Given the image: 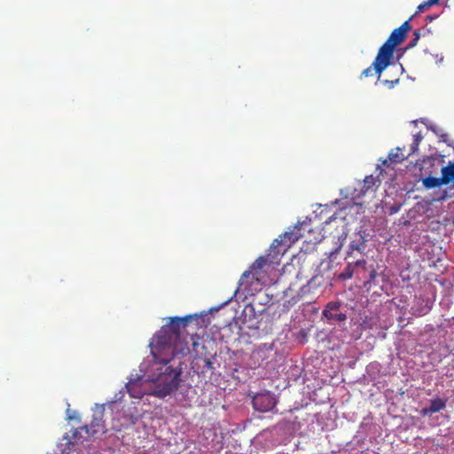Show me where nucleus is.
Here are the masks:
<instances>
[{
  "mask_svg": "<svg viewBox=\"0 0 454 454\" xmlns=\"http://www.w3.org/2000/svg\"><path fill=\"white\" fill-rule=\"evenodd\" d=\"M335 314L336 313H333V311H330V310H326V309H324V311H323L324 317L325 318H327L328 320H333Z\"/></svg>",
  "mask_w": 454,
  "mask_h": 454,
  "instance_id": "22",
  "label": "nucleus"
},
{
  "mask_svg": "<svg viewBox=\"0 0 454 454\" xmlns=\"http://www.w3.org/2000/svg\"><path fill=\"white\" fill-rule=\"evenodd\" d=\"M387 160H383L384 165H387Z\"/></svg>",
  "mask_w": 454,
  "mask_h": 454,
  "instance_id": "28",
  "label": "nucleus"
},
{
  "mask_svg": "<svg viewBox=\"0 0 454 454\" xmlns=\"http://www.w3.org/2000/svg\"><path fill=\"white\" fill-rule=\"evenodd\" d=\"M302 224L301 225H295L294 230L290 231L285 232L283 235H281L279 238L280 239H275L273 242V246H278L283 242H289L288 246L297 241L300 238L303 236L302 233H301Z\"/></svg>",
  "mask_w": 454,
  "mask_h": 454,
  "instance_id": "9",
  "label": "nucleus"
},
{
  "mask_svg": "<svg viewBox=\"0 0 454 454\" xmlns=\"http://www.w3.org/2000/svg\"><path fill=\"white\" fill-rule=\"evenodd\" d=\"M442 182L447 184L451 180H454V168L444 167L442 169Z\"/></svg>",
  "mask_w": 454,
  "mask_h": 454,
  "instance_id": "14",
  "label": "nucleus"
},
{
  "mask_svg": "<svg viewBox=\"0 0 454 454\" xmlns=\"http://www.w3.org/2000/svg\"><path fill=\"white\" fill-rule=\"evenodd\" d=\"M377 182L378 180L372 175L365 176L361 187V193L364 195L370 191H374Z\"/></svg>",
  "mask_w": 454,
  "mask_h": 454,
  "instance_id": "11",
  "label": "nucleus"
},
{
  "mask_svg": "<svg viewBox=\"0 0 454 454\" xmlns=\"http://www.w3.org/2000/svg\"><path fill=\"white\" fill-rule=\"evenodd\" d=\"M376 276H377L376 270H372L371 272H370V281L374 280Z\"/></svg>",
  "mask_w": 454,
  "mask_h": 454,
  "instance_id": "25",
  "label": "nucleus"
},
{
  "mask_svg": "<svg viewBox=\"0 0 454 454\" xmlns=\"http://www.w3.org/2000/svg\"><path fill=\"white\" fill-rule=\"evenodd\" d=\"M372 70L375 71L374 69V67L373 65L372 64L371 67L365 68L362 73H361V78L363 77H368V76H372Z\"/></svg>",
  "mask_w": 454,
  "mask_h": 454,
  "instance_id": "19",
  "label": "nucleus"
},
{
  "mask_svg": "<svg viewBox=\"0 0 454 454\" xmlns=\"http://www.w3.org/2000/svg\"><path fill=\"white\" fill-rule=\"evenodd\" d=\"M432 5H434L433 4H430L429 3V0L420 4L419 6H418V11L417 12H425L426 10H427L429 7H431Z\"/></svg>",
  "mask_w": 454,
  "mask_h": 454,
  "instance_id": "18",
  "label": "nucleus"
},
{
  "mask_svg": "<svg viewBox=\"0 0 454 454\" xmlns=\"http://www.w3.org/2000/svg\"><path fill=\"white\" fill-rule=\"evenodd\" d=\"M355 266L356 267H361L363 268L364 270L365 269V266H366V262L365 260H357L356 262H355Z\"/></svg>",
  "mask_w": 454,
  "mask_h": 454,
  "instance_id": "23",
  "label": "nucleus"
},
{
  "mask_svg": "<svg viewBox=\"0 0 454 454\" xmlns=\"http://www.w3.org/2000/svg\"><path fill=\"white\" fill-rule=\"evenodd\" d=\"M446 400L441 398H435L431 400L430 406L423 410V414H433L439 412L446 407Z\"/></svg>",
  "mask_w": 454,
  "mask_h": 454,
  "instance_id": "10",
  "label": "nucleus"
},
{
  "mask_svg": "<svg viewBox=\"0 0 454 454\" xmlns=\"http://www.w3.org/2000/svg\"><path fill=\"white\" fill-rule=\"evenodd\" d=\"M411 29L410 20L404 21L399 27L395 28L387 40L380 48L372 65L375 69V74L378 75V80L380 79L381 73L390 65L395 49L401 44L407 33Z\"/></svg>",
  "mask_w": 454,
  "mask_h": 454,
  "instance_id": "3",
  "label": "nucleus"
},
{
  "mask_svg": "<svg viewBox=\"0 0 454 454\" xmlns=\"http://www.w3.org/2000/svg\"><path fill=\"white\" fill-rule=\"evenodd\" d=\"M403 148L396 147L392 150L388 154V160L393 163H399L407 159L410 155L403 153Z\"/></svg>",
  "mask_w": 454,
  "mask_h": 454,
  "instance_id": "12",
  "label": "nucleus"
},
{
  "mask_svg": "<svg viewBox=\"0 0 454 454\" xmlns=\"http://www.w3.org/2000/svg\"><path fill=\"white\" fill-rule=\"evenodd\" d=\"M353 273V265L351 263H348L347 267L344 269V270L340 274L339 278L343 280L349 279L352 278Z\"/></svg>",
  "mask_w": 454,
  "mask_h": 454,
  "instance_id": "16",
  "label": "nucleus"
},
{
  "mask_svg": "<svg viewBox=\"0 0 454 454\" xmlns=\"http://www.w3.org/2000/svg\"><path fill=\"white\" fill-rule=\"evenodd\" d=\"M441 184H444L443 182H442V177L428 176L423 179V185L427 189L438 187Z\"/></svg>",
  "mask_w": 454,
  "mask_h": 454,
  "instance_id": "13",
  "label": "nucleus"
},
{
  "mask_svg": "<svg viewBox=\"0 0 454 454\" xmlns=\"http://www.w3.org/2000/svg\"><path fill=\"white\" fill-rule=\"evenodd\" d=\"M340 308V302L339 301H330L327 303L325 309L330 311H337Z\"/></svg>",
  "mask_w": 454,
  "mask_h": 454,
  "instance_id": "17",
  "label": "nucleus"
},
{
  "mask_svg": "<svg viewBox=\"0 0 454 454\" xmlns=\"http://www.w3.org/2000/svg\"><path fill=\"white\" fill-rule=\"evenodd\" d=\"M422 139H423V136H422L421 132H418L413 135V141H412V144L411 145L410 152L408 153V155H412L418 151L419 145L421 143Z\"/></svg>",
  "mask_w": 454,
  "mask_h": 454,
  "instance_id": "15",
  "label": "nucleus"
},
{
  "mask_svg": "<svg viewBox=\"0 0 454 454\" xmlns=\"http://www.w3.org/2000/svg\"><path fill=\"white\" fill-rule=\"evenodd\" d=\"M128 393L132 398H142L145 395H150L151 391H147L144 386V380L137 378L129 380L126 384Z\"/></svg>",
  "mask_w": 454,
  "mask_h": 454,
  "instance_id": "8",
  "label": "nucleus"
},
{
  "mask_svg": "<svg viewBox=\"0 0 454 454\" xmlns=\"http://www.w3.org/2000/svg\"><path fill=\"white\" fill-rule=\"evenodd\" d=\"M103 416L104 411L102 410L95 411L90 425L72 429L69 434H66L64 438L67 441V443L74 444L81 440L82 432H84L88 436H92L98 433L105 432L106 426Z\"/></svg>",
  "mask_w": 454,
  "mask_h": 454,
  "instance_id": "4",
  "label": "nucleus"
},
{
  "mask_svg": "<svg viewBox=\"0 0 454 454\" xmlns=\"http://www.w3.org/2000/svg\"><path fill=\"white\" fill-rule=\"evenodd\" d=\"M253 405L259 411H267L276 405L274 397L269 393L257 394L253 399Z\"/></svg>",
  "mask_w": 454,
  "mask_h": 454,
  "instance_id": "7",
  "label": "nucleus"
},
{
  "mask_svg": "<svg viewBox=\"0 0 454 454\" xmlns=\"http://www.w3.org/2000/svg\"><path fill=\"white\" fill-rule=\"evenodd\" d=\"M349 248L353 251V250H360V247L358 245H356V244H351Z\"/></svg>",
  "mask_w": 454,
  "mask_h": 454,
  "instance_id": "26",
  "label": "nucleus"
},
{
  "mask_svg": "<svg viewBox=\"0 0 454 454\" xmlns=\"http://www.w3.org/2000/svg\"><path fill=\"white\" fill-rule=\"evenodd\" d=\"M266 267H270L266 257L260 256L255 262L246 270L239 280V285H243L244 281L249 278L252 282L255 281L260 284L265 283Z\"/></svg>",
  "mask_w": 454,
  "mask_h": 454,
  "instance_id": "5",
  "label": "nucleus"
},
{
  "mask_svg": "<svg viewBox=\"0 0 454 454\" xmlns=\"http://www.w3.org/2000/svg\"><path fill=\"white\" fill-rule=\"evenodd\" d=\"M414 38L411 43H409L410 47H413L417 44L418 40L419 39L420 34L418 30L414 31L413 33Z\"/></svg>",
  "mask_w": 454,
  "mask_h": 454,
  "instance_id": "20",
  "label": "nucleus"
},
{
  "mask_svg": "<svg viewBox=\"0 0 454 454\" xmlns=\"http://www.w3.org/2000/svg\"><path fill=\"white\" fill-rule=\"evenodd\" d=\"M192 320V316L171 317L168 325L162 326L150 342L153 356L159 357L164 362L169 360L164 354L185 356L190 353L188 343L181 341V327H185Z\"/></svg>",
  "mask_w": 454,
  "mask_h": 454,
  "instance_id": "1",
  "label": "nucleus"
},
{
  "mask_svg": "<svg viewBox=\"0 0 454 454\" xmlns=\"http://www.w3.org/2000/svg\"><path fill=\"white\" fill-rule=\"evenodd\" d=\"M168 356V362L162 361L159 357L153 356V363L156 367L157 373L150 377L149 380L154 385L153 389L151 391L150 395H153L159 398H164L165 396L171 395L176 392L181 382L182 374V363L178 362L177 366L169 364L175 362V357L177 355L164 354L163 356Z\"/></svg>",
  "mask_w": 454,
  "mask_h": 454,
  "instance_id": "2",
  "label": "nucleus"
},
{
  "mask_svg": "<svg viewBox=\"0 0 454 454\" xmlns=\"http://www.w3.org/2000/svg\"><path fill=\"white\" fill-rule=\"evenodd\" d=\"M439 2V0H429L430 4H436Z\"/></svg>",
  "mask_w": 454,
  "mask_h": 454,
  "instance_id": "27",
  "label": "nucleus"
},
{
  "mask_svg": "<svg viewBox=\"0 0 454 454\" xmlns=\"http://www.w3.org/2000/svg\"><path fill=\"white\" fill-rule=\"evenodd\" d=\"M192 340L193 351L195 352L194 360L192 363V370L198 374H204L208 371H214L215 367L210 356L199 350L200 344L198 341Z\"/></svg>",
  "mask_w": 454,
  "mask_h": 454,
  "instance_id": "6",
  "label": "nucleus"
},
{
  "mask_svg": "<svg viewBox=\"0 0 454 454\" xmlns=\"http://www.w3.org/2000/svg\"><path fill=\"white\" fill-rule=\"evenodd\" d=\"M397 82H398V80H397V79H396V80H395V81H389V80H384V81H383V83L387 84L389 88H393V87H394V85H395V83H397Z\"/></svg>",
  "mask_w": 454,
  "mask_h": 454,
  "instance_id": "24",
  "label": "nucleus"
},
{
  "mask_svg": "<svg viewBox=\"0 0 454 454\" xmlns=\"http://www.w3.org/2000/svg\"><path fill=\"white\" fill-rule=\"evenodd\" d=\"M346 319H347V316L344 313H336L333 317L334 321H339V322L345 321Z\"/></svg>",
  "mask_w": 454,
  "mask_h": 454,
  "instance_id": "21",
  "label": "nucleus"
}]
</instances>
